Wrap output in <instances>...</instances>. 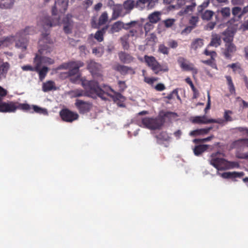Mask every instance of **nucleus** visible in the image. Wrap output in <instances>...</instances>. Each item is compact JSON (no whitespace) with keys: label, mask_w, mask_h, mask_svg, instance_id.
<instances>
[{"label":"nucleus","mask_w":248,"mask_h":248,"mask_svg":"<svg viewBox=\"0 0 248 248\" xmlns=\"http://www.w3.org/2000/svg\"><path fill=\"white\" fill-rule=\"evenodd\" d=\"M75 106L80 114H85L91 110L93 105L90 102L78 99L76 100Z\"/></svg>","instance_id":"9"},{"label":"nucleus","mask_w":248,"mask_h":248,"mask_svg":"<svg viewBox=\"0 0 248 248\" xmlns=\"http://www.w3.org/2000/svg\"><path fill=\"white\" fill-rule=\"evenodd\" d=\"M202 62L211 66L213 68L217 69V65L215 62V58H210V59L207 60H202Z\"/></svg>","instance_id":"48"},{"label":"nucleus","mask_w":248,"mask_h":248,"mask_svg":"<svg viewBox=\"0 0 248 248\" xmlns=\"http://www.w3.org/2000/svg\"><path fill=\"white\" fill-rule=\"evenodd\" d=\"M49 35V32L48 31H46L45 33H42L41 38L38 42V53L36 54L33 59L34 63L40 62V65H41L43 63L51 65L54 63L53 59L44 56V55H47L52 51V49L49 45L52 44L53 41Z\"/></svg>","instance_id":"2"},{"label":"nucleus","mask_w":248,"mask_h":248,"mask_svg":"<svg viewBox=\"0 0 248 248\" xmlns=\"http://www.w3.org/2000/svg\"><path fill=\"white\" fill-rule=\"evenodd\" d=\"M158 51L164 54H168L169 48L164 45L161 44L159 46Z\"/></svg>","instance_id":"55"},{"label":"nucleus","mask_w":248,"mask_h":248,"mask_svg":"<svg viewBox=\"0 0 248 248\" xmlns=\"http://www.w3.org/2000/svg\"><path fill=\"white\" fill-rule=\"evenodd\" d=\"M219 12L223 18H228L231 15V10L229 7L222 8Z\"/></svg>","instance_id":"44"},{"label":"nucleus","mask_w":248,"mask_h":248,"mask_svg":"<svg viewBox=\"0 0 248 248\" xmlns=\"http://www.w3.org/2000/svg\"><path fill=\"white\" fill-rule=\"evenodd\" d=\"M16 110V102H3L1 101L0 104V112L3 113H11L14 112Z\"/></svg>","instance_id":"11"},{"label":"nucleus","mask_w":248,"mask_h":248,"mask_svg":"<svg viewBox=\"0 0 248 248\" xmlns=\"http://www.w3.org/2000/svg\"><path fill=\"white\" fill-rule=\"evenodd\" d=\"M112 9L113 10L112 19H116L121 14L122 11V6L119 4H116Z\"/></svg>","instance_id":"30"},{"label":"nucleus","mask_w":248,"mask_h":248,"mask_svg":"<svg viewBox=\"0 0 248 248\" xmlns=\"http://www.w3.org/2000/svg\"><path fill=\"white\" fill-rule=\"evenodd\" d=\"M68 5V0H57L52 8V14L55 17L45 16L40 19L38 25L41 26L45 31H48L50 28L59 24L60 16L58 13H64Z\"/></svg>","instance_id":"1"},{"label":"nucleus","mask_w":248,"mask_h":248,"mask_svg":"<svg viewBox=\"0 0 248 248\" xmlns=\"http://www.w3.org/2000/svg\"><path fill=\"white\" fill-rule=\"evenodd\" d=\"M114 93V95H112V96L110 97L113 98L114 100H121L124 98V97L119 93L114 91V93Z\"/></svg>","instance_id":"59"},{"label":"nucleus","mask_w":248,"mask_h":248,"mask_svg":"<svg viewBox=\"0 0 248 248\" xmlns=\"http://www.w3.org/2000/svg\"><path fill=\"white\" fill-rule=\"evenodd\" d=\"M203 54L206 56H210V58H215L217 56V54L215 51H210L207 48H206L204 51Z\"/></svg>","instance_id":"56"},{"label":"nucleus","mask_w":248,"mask_h":248,"mask_svg":"<svg viewBox=\"0 0 248 248\" xmlns=\"http://www.w3.org/2000/svg\"><path fill=\"white\" fill-rule=\"evenodd\" d=\"M225 78L227 80L229 92L231 94L235 93V89L232 80V77L230 76H226Z\"/></svg>","instance_id":"35"},{"label":"nucleus","mask_w":248,"mask_h":248,"mask_svg":"<svg viewBox=\"0 0 248 248\" xmlns=\"http://www.w3.org/2000/svg\"><path fill=\"white\" fill-rule=\"evenodd\" d=\"M166 87L163 83H158L155 87V89L157 91H162L165 89Z\"/></svg>","instance_id":"64"},{"label":"nucleus","mask_w":248,"mask_h":248,"mask_svg":"<svg viewBox=\"0 0 248 248\" xmlns=\"http://www.w3.org/2000/svg\"><path fill=\"white\" fill-rule=\"evenodd\" d=\"M114 93V91L109 86L103 84L100 85L99 97L103 100H106L108 96H112L111 93Z\"/></svg>","instance_id":"14"},{"label":"nucleus","mask_w":248,"mask_h":248,"mask_svg":"<svg viewBox=\"0 0 248 248\" xmlns=\"http://www.w3.org/2000/svg\"><path fill=\"white\" fill-rule=\"evenodd\" d=\"M239 167V165L237 162L229 161L226 160V163H225V170L238 168Z\"/></svg>","instance_id":"51"},{"label":"nucleus","mask_w":248,"mask_h":248,"mask_svg":"<svg viewBox=\"0 0 248 248\" xmlns=\"http://www.w3.org/2000/svg\"><path fill=\"white\" fill-rule=\"evenodd\" d=\"M208 148V145L205 144L199 145L196 146L193 149L194 155L196 156L201 155L205 152Z\"/></svg>","instance_id":"25"},{"label":"nucleus","mask_w":248,"mask_h":248,"mask_svg":"<svg viewBox=\"0 0 248 248\" xmlns=\"http://www.w3.org/2000/svg\"><path fill=\"white\" fill-rule=\"evenodd\" d=\"M136 4L133 0H127L123 3V6L126 10L130 11L135 7Z\"/></svg>","instance_id":"37"},{"label":"nucleus","mask_w":248,"mask_h":248,"mask_svg":"<svg viewBox=\"0 0 248 248\" xmlns=\"http://www.w3.org/2000/svg\"><path fill=\"white\" fill-rule=\"evenodd\" d=\"M164 123L165 120L161 116L145 117L142 120V124L144 127L150 130L161 129Z\"/></svg>","instance_id":"5"},{"label":"nucleus","mask_w":248,"mask_h":248,"mask_svg":"<svg viewBox=\"0 0 248 248\" xmlns=\"http://www.w3.org/2000/svg\"><path fill=\"white\" fill-rule=\"evenodd\" d=\"M16 109H19L30 113H33V111H32V106L28 104H21L16 102Z\"/></svg>","instance_id":"33"},{"label":"nucleus","mask_w":248,"mask_h":248,"mask_svg":"<svg viewBox=\"0 0 248 248\" xmlns=\"http://www.w3.org/2000/svg\"><path fill=\"white\" fill-rule=\"evenodd\" d=\"M241 13V8L239 7H234L232 9V14L234 16H238L240 18L242 16H240Z\"/></svg>","instance_id":"52"},{"label":"nucleus","mask_w":248,"mask_h":248,"mask_svg":"<svg viewBox=\"0 0 248 248\" xmlns=\"http://www.w3.org/2000/svg\"><path fill=\"white\" fill-rule=\"evenodd\" d=\"M60 115L62 121L67 123H72L79 118V115L77 112L68 108L62 109L60 112Z\"/></svg>","instance_id":"8"},{"label":"nucleus","mask_w":248,"mask_h":248,"mask_svg":"<svg viewBox=\"0 0 248 248\" xmlns=\"http://www.w3.org/2000/svg\"><path fill=\"white\" fill-rule=\"evenodd\" d=\"M204 117L197 116L194 118L192 123L195 124H204Z\"/></svg>","instance_id":"58"},{"label":"nucleus","mask_w":248,"mask_h":248,"mask_svg":"<svg viewBox=\"0 0 248 248\" xmlns=\"http://www.w3.org/2000/svg\"><path fill=\"white\" fill-rule=\"evenodd\" d=\"M118 57L120 61L124 63H130L134 60V58L130 54L124 51L119 52Z\"/></svg>","instance_id":"16"},{"label":"nucleus","mask_w":248,"mask_h":248,"mask_svg":"<svg viewBox=\"0 0 248 248\" xmlns=\"http://www.w3.org/2000/svg\"><path fill=\"white\" fill-rule=\"evenodd\" d=\"M144 59L147 65L156 75L158 74L160 72H166L169 70V68L166 65H161L154 56H149L146 55L144 56Z\"/></svg>","instance_id":"6"},{"label":"nucleus","mask_w":248,"mask_h":248,"mask_svg":"<svg viewBox=\"0 0 248 248\" xmlns=\"http://www.w3.org/2000/svg\"><path fill=\"white\" fill-rule=\"evenodd\" d=\"M158 2V0H147L146 8L148 10L153 9Z\"/></svg>","instance_id":"53"},{"label":"nucleus","mask_w":248,"mask_h":248,"mask_svg":"<svg viewBox=\"0 0 248 248\" xmlns=\"http://www.w3.org/2000/svg\"><path fill=\"white\" fill-rule=\"evenodd\" d=\"M22 69L23 71H35V66L33 67L30 65H24L22 67Z\"/></svg>","instance_id":"61"},{"label":"nucleus","mask_w":248,"mask_h":248,"mask_svg":"<svg viewBox=\"0 0 248 248\" xmlns=\"http://www.w3.org/2000/svg\"><path fill=\"white\" fill-rule=\"evenodd\" d=\"M223 34L225 35L224 37L223 38V40L225 43V44H233L232 43L233 39V37L232 35L226 32V31H224L223 33Z\"/></svg>","instance_id":"46"},{"label":"nucleus","mask_w":248,"mask_h":248,"mask_svg":"<svg viewBox=\"0 0 248 248\" xmlns=\"http://www.w3.org/2000/svg\"><path fill=\"white\" fill-rule=\"evenodd\" d=\"M139 24L140 25V28H137L136 27H131L129 29L130 31L128 33L126 34V35H128V37L130 36L133 37L136 36L138 32L142 30V24L139 21Z\"/></svg>","instance_id":"38"},{"label":"nucleus","mask_w":248,"mask_h":248,"mask_svg":"<svg viewBox=\"0 0 248 248\" xmlns=\"http://www.w3.org/2000/svg\"><path fill=\"white\" fill-rule=\"evenodd\" d=\"M244 175L243 172H238L236 171L234 172H225L221 174V176L223 178H235L237 177L240 178Z\"/></svg>","instance_id":"21"},{"label":"nucleus","mask_w":248,"mask_h":248,"mask_svg":"<svg viewBox=\"0 0 248 248\" xmlns=\"http://www.w3.org/2000/svg\"><path fill=\"white\" fill-rule=\"evenodd\" d=\"M212 159L210 160V164L218 170H225V163L226 160L223 158L217 157L212 155Z\"/></svg>","instance_id":"12"},{"label":"nucleus","mask_w":248,"mask_h":248,"mask_svg":"<svg viewBox=\"0 0 248 248\" xmlns=\"http://www.w3.org/2000/svg\"><path fill=\"white\" fill-rule=\"evenodd\" d=\"M15 40H16L15 36H13L3 38L2 39L0 40V46H7L10 44H12Z\"/></svg>","instance_id":"34"},{"label":"nucleus","mask_w":248,"mask_h":248,"mask_svg":"<svg viewBox=\"0 0 248 248\" xmlns=\"http://www.w3.org/2000/svg\"><path fill=\"white\" fill-rule=\"evenodd\" d=\"M174 22L173 19H168L164 21V24L166 27L169 28L172 26Z\"/></svg>","instance_id":"62"},{"label":"nucleus","mask_w":248,"mask_h":248,"mask_svg":"<svg viewBox=\"0 0 248 248\" xmlns=\"http://www.w3.org/2000/svg\"><path fill=\"white\" fill-rule=\"evenodd\" d=\"M101 65L93 61H91L88 64V68L93 74H96L99 71Z\"/></svg>","instance_id":"23"},{"label":"nucleus","mask_w":248,"mask_h":248,"mask_svg":"<svg viewBox=\"0 0 248 248\" xmlns=\"http://www.w3.org/2000/svg\"><path fill=\"white\" fill-rule=\"evenodd\" d=\"M91 25L93 28H98L99 27V23L96 22V18L95 17H93L92 18Z\"/></svg>","instance_id":"63"},{"label":"nucleus","mask_w":248,"mask_h":248,"mask_svg":"<svg viewBox=\"0 0 248 248\" xmlns=\"http://www.w3.org/2000/svg\"><path fill=\"white\" fill-rule=\"evenodd\" d=\"M222 54L226 59H231L236 51V47L234 44H225Z\"/></svg>","instance_id":"13"},{"label":"nucleus","mask_w":248,"mask_h":248,"mask_svg":"<svg viewBox=\"0 0 248 248\" xmlns=\"http://www.w3.org/2000/svg\"><path fill=\"white\" fill-rule=\"evenodd\" d=\"M70 62V68H74L79 71V68L84 65V63L81 61H71Z\"/></svg>","instance_id":"40"},{"label":"nucleus","mask_w":248,"mask_h":248,"mask_svg":"<svg viewBox=\"0 0 248 248\" xmlns=\"http://www.w3.org/2000/svg\"><path fill=\"white\" fill-rule=\"evenodd\" d=\"M198 21L199 17L198 16H192L190 19L189 23L192 27H193V28H195Z\"/></svg>","instance_id":"57"},{"label":"nucleus","mask_w":248,"mask_h":248,"mask_svg":"<svg viewBox=\"0 0 248 248\" xmlns=\"http://www.w3.org/2000/svg\"><path fill=\"white\" fill-rule=\"evenodd\" d=\"M188 2H191V4L189 5H187L185 8L183 13L184 14H187L189 12H192L194 11L196 6V3L194 1H188ZM187 2V1L186 2V3Z\"/></svg>","instance_id":"39"},{"label":"nucleus","mask_w":248,"mask_h":248,"mask_svg":"<svg viewBox=\"0 0 248 248\" xmlns=\"http://www.w3.org/2000/svg\"><path fill=\"white\" fill-rule=\"evenodd\" d=\"M131 27L140 28V25L138 21H131L126 24H124L122 21H118L113 23L112 25L111 31L113 32H119L122 29L127 30Z\"/></svg>","instance_id":"7"},{"label":"nucleus","mask_w":248,"mask_h":248,"mask_svg":"<svg viewBox=\"0 0 248 248\" xmlns=\"http://www.w3.org/2000/svg\"><path fill=\"white\" fill-rule=\"evenodd\" d=\"M108 20V15L107 12H103L100 16L98 20L99 25L105 24Z\"/></svg>","instance_id":"47"},{"label":"nucleus","mask_w":248,"mask_h":248,"mask_svg":"<svg viewBox=\"0 0 248 248\" xmlns=\"http://www.w3.org/2000/svg\"><path fill=\"white\" fill-rule=\"evenodd\" d=\"M10 68V64L9 62L0 61V78H5Z\"/></svg>","instance_id":"19"},{"label":"nucleus","mask_w":248,"mask_h":248,"mask_svg":"<svg viewBox=\"0 0 248 248\" xmlns=\"http://www.w3.org/2000/svg\"><path fill=\"white\" fill-rule=\"evenodd\" d=\"M36 32L35 28L33 27L28 26L24 30H21L17 33L15 37L16 40V46L20 48L22 51L26 50L28 39L27 37L28 35H32Z\"/></svg>","instance_id":"3"},{"label":"nucleus","mask_w":248,"mask_h":248,"mask_svg":"<svg viewBox=\"0 0 248 248\" xmlns=\"http://www.w3.org/2000/svg\"><path fill=\"white\" fill-rule=\"evenodd\" d=\"M157 142L159 144H162L164 141H169L171 139L170 136L166 131H161L155 136Z\"/></svg>","instance_id":"18"},{"label":"nucleus","mask_w":248,"mask_h":248,"mask_svg":"<svg viewBox=\"0 0 248 248\" xmlns=\"http://www.w3.org/2000/svg\"><path fill=\"white\" fill-rule=\"evenodd\" d=\"M203 45V40L201 38L194 39L191 44V48L196 50L197 49L202 47Z\"/></svg>","instance_id":"28"},{"label":"nucleus","mask_w":248,"mask_h":248,"mask_svg":"<svg viewBox=\"0 0 248 248\" xmlns=\"http://www.w3.org/2000/svg\"><path fill=\"white\" fill-rule=\"evenodd\" d=\"M70 70L67 72L62 74L63 75L62 77L65 78H70V80L75 83L78 79L79 76L78 75V71L74 68H69Z\"/></svg>","instance_id":"15"},{"label":"nucleus","mask_w":248,"mask_h":248,"mask_svg":"<svg viewBox=\"0 0 248 248\" xmlns=\"http://www.w3.org/2000/svg\"><path fill=\"white\" fill-rule=\"evenodd\" d=\"M203 20L209 21L214 15V12L211 10H206L200 14Z\"/></svg>","instance_id":"31"},{"label":"nucleus","mask_w":248,"mask_h":248,"mask_svg":"<svg viewBox=\"0 0 248 248\" xmlns=\"http://www.w3.org/2000/svg\"><path fill=\"white\" fill-rule=\"evenodd\" d=\"M177 62L179 65L183 70L191 71L193 77L197 74L198 69L194 67V65L192 63H189L184 58L181 57H179Z\"/></svg>","instance_id":"10"},{"label":"nucleus","mask_w":248,"mask_h":248,"mask_svg":"<svg viewBox=\"0 0 248 248\" xmlns=\"http://www.w3.org/2000/svg\"><path fill=\"white\" fill-rule=\"evenodd\" d=\"M15 0H0V8L9 9L13 7Z\"/></svg>","instance_id":"29"},{"label":"nucleus","mask_w":248,"mask_h":248,"mask_svg":"<svg viewBox=\"0 0 248 248\" xmlns=\"http://www.w3.org/2000/svg\"><path fill=\"white\" fill-rule=\"evenodd\" d=\"M31 108L32 111H33V113L35 112L36 113L44 115L47 114V111L46 109V108H43L35 105H32Z\"/></svg>","instance_id":"42"},{"label":"nucleus","mask_w":248,"mask_h":248,"mask_svg":"<svg viewBox=\"0 0 248 248\" xmlns=\"http://www.w3.org/2000/svg\"><path fill=\"white\" fill-rule=\"evenodd\" d=\"M72 97L77 98L81 96H87V93L82 89H76L70 92Z\"/></svg>","instance_id":"32"},{"label":"nucleus","mask_w":248,"mask_h":248,"mask_svg":"<svg viewBox=\"0 0 248 248\" xmlns=\"http://www.w3.org/2000/svg\"><path fill=\"white\" fill-rule=\"evenodd\" d=\"M209 0H206L197 7L198 14H201L204 12V10L209 6Z\"/></svg>","instance_id":"43"},{"label":"nucleus","mask_w":248,"mask_h":248,"mask_svg":"<svg viewBox=\"0 0 248 248\" xmlns=\"http://www.w3.org/2000/svg\"><path fill=\"white\" fill-rule=\"evenodd\" d=\"M153 24L154 23H151L150 21L146 22L144 26V29L146 34H147L148 32H149L154 28Z\"/></svg>","instance_id":"54"},{"label":"nucleus","mask_w":248,"mask_h":248,"mask_svg":"<svg viewBox=\"0 0 248 248\" xmlns=\"http://www.w3.org/2000/svg\"><path fill=\"white\" fill-rule=\"evenodd\" d=\"M161 15L160 12L155 11L150 14L148 16V19L151 23L156 24L160 20Z\"/></svg>","instance_id":"22"},{"label":"nucleus","mask_w":248,"mask_h":248,"mask_svg":"<svg viewBox=\"0 0 248 248\" xmlns=\"http://www.w3.org/2000/svg\"><path fill=\"white\" fill-rule=\"evenodd\" d=\"M221 38L220 37L217 35L215 34L212 36L211 40L208 46H212L215 47H217L221 44Z\"/></svg>","instance_id":"26"},{"label":"nucleus","mask_w":248,"mask_h":248,"mask_svg":"<svg viewBox=\"0 0 248 248\" xmlns=\"http://www.w3.org/2000/svg\"><path fill=\"white\" fill-rule=\"evenodd\" d=\"M105 29H103L101 30L97 31L94 35V38L99 42H101L103 41L104 33H105Z\"/></svg>","instance_id":"49"},{"label":"nucleus","mask_w":248,"mask_h":248,"mask_svg":"<svg viewBox=\"0 0 248 248\" xmlns=\"http://www.w3.org/2000/svg\"><path fill=\"white\" fill-rule=\"evenodd\" d=\"M178 117V115L177 113L171 111H166L164 112L163 118H167L170 121H171L174 120L175 118Z\"/></svg>","instance_id":"36"},{"label":"nucleus","mask_w":248,"mask_h":248,"mask_svg":"<svg viewBox=\"0 0 248 248\" xmlns=\"http://www.w3.org/2000/svg\"><path fill=\"white\" fill-rule=\"evenodd\" d=\"M128 35H124L121 38V42L124 49L128 50L129 46L128 43Z\"/></svg>","instance_id":"41"},{"label":"nucleus","mask_w":248,"mask_h":248,"mask_svg":"<svg viewBox=\"0 0 248 248\" xmlns=\"http://www.w3.org/2000/svg\"><path fill=\"white\" fill-rule=\"evenodd\" d=\"M233 112L230 110H225L223 114V119L225 120L226 123L229 122H232L233 120L232 117V115Z\"/></svg>","instance_id":"45"},{"label":"nucleus","mask_w":248,"mask_h":248,"mask_svg":"<svg viewBox=\"0 0 248 248\" xmlns=\"http://www.w3.org/2000/svg\"><path fill=\"white\" fill-rule=\"evenodd\" d=\"M227 67L231 68L234 73L241 74L243 72V69L238 62L230 64L228 65Z\"/></svg>","instance_id":"27"},{"label":"nucleus","mask_w":248,"mask_h":248,"mask_svg":"<svg viewBox=\"0 0 248 248\" xmlns=\"http://www.w3.org/2000/svg\"><path fill=\"white\" fill-rule=\"evenodd\" d=\"M35 64V72H37L39 74V79L42 81L46 77L48 71V68L46 66H43L41 69L40 62Z\"/></svg>","instance_id":"17"},{"label":"nucleus","mask_w":248,"mask_h":248,"mask_svg":"<svg viewBox=\"0 0 248 248\" xmlns=\"http://www.w3.org/2000/svg\"><path fill=\"white\" fill-rule=\"evenodd\" d=\"M43 91L47 92L52 90H56L55 82L51 80H49L43 84Z\"/></svg>","instance_id":"24"},{"label":"nucleus","mask_w":248,"mask_h":248,"mask_svg":"<svg viewBox=\"0 0 248 248\" xmlns=\"http://www.w3.org/2000/svg\"><path fill=\"white\" fill-rule=\"evenodd\" d=\"M81 85L87 93V96L94 98V96L99 97L100 91V85L99 81L95 80H88L85 79H81Z\"/></svg>","instance_id":"4"},{"label":"nucleus","mask_w":248,"mask_h":248,"mask_svg":"<svg viewBox=\"0 0 248 248\" xmlns=\"http://www.w3.org/2000/svg\"><path fill=\"white\" fill-rule=\"evenodd\" d=\"M147 0H138L135 3V7L138 8L139 10H143L144 8L146 7Z\"/></svg>","instance_id":"50"},{"label":"nucleus","mask_w":248,"mask_h":248,"mask_svg":"<svg viewBox=\"0 0 248 248\" xmlns=\"http://www.w3.org/2000/svg\"><path fill=\"white\" fill-rule=\"evenodd\" d=\"M113 69L119 72L121 75H125L131 70V67L120 64H117L113 67Z\"/></svg>","instance_id":"20"},{"label":"nucleus","mask_w":248,"mask_h":248,"mask_svg":"<svg viewBox=\"0 0 248 248\" xmlns=\"http://www.w3.org/2000/svg\"><path fill=\"white\" fill-rule=\"evenodd\" d=\"M157 78L145 77L144 80L146 83L149 84H152L155 81L157 80Z\"/></svg>","instance_id":"60"}]
</instances>
